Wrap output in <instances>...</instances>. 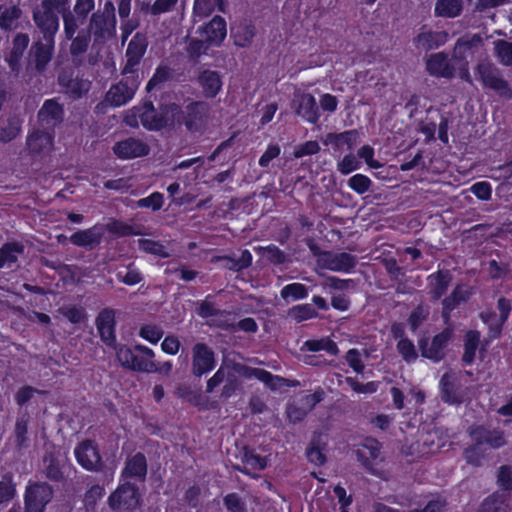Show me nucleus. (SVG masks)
I'll list each match as a JSON object with an SVG mask.
<instances>
[{
	"instance_id": "obj_25",
	"label": "nucleus",
	"mask_w": 512,
	"mask_h": 512,
	"mask_svg": "<svg viewBox=\"0 0 512 512\" xmlns=\"http://www.w3.org/2000/svg\"><path fill=\"white\" fill-rule=\"evenodd\" d=\"M238 372H240L245 378H255L261 382H263L268 388L271 390H275L281 382L285 381V379L278 375H273L271 372L262 369L255 368L246 365H240Z\"/></svg>"
},
{
	"instance_id": "obj_58",
	"label": "nucleus",
	"mask_w": 512,
	"mask_h": 512,
	"mask_svg": "<svg viewBox=\"0 0 512 512\" xmlns=\"http://www.w3.org/2000/svg\"><path fill=\"white\" fill-rule=\"evenodd\" d=\"M497 485L505 492L512 490V468L509 465H501L497 474Z\"/></svg>"
},
{
	"instance_id": "obj_54",
	"label": "nucleus",
	"mask_w": 512,
	"mask_h": 512,
	"mask_svg": "<svg viewBox=\"0 0 512 512\" xmlns=\"http://www.w3.org/2000/svg\"><path fill=\"white\" fill-rule=\"evenodd\" d=\"M223 504L229 512H247V505L236 492L228 493L223 498Z\"/></svg>"
},
{
	"instance_id": "obj_16",
	"label": "nucleus",
	"mask_w": 512,
	"mask_h": 512,
	"mask_svg": "<svg viewBox=\"0 0 512 512\" xmlns=\"http://www.w3.org/2000/svg\"><path fill=\"white\" fill-rule=\"evenodd\" d=\"M112 150L117 158L128 160L147 156L150 152V147L140 139L128 137L117 141L113 145Z\"/></svg>"
},
{
	"instance_id": "obj_11",
	"label": "nucleus",
	"mask_w": 512,
	"mask_h": 512,
	"mask_svg": "<svg viewBox=\"0 0 512 512\" xmlns=\"http://www.w3.org/2000/svg\"><path fill=\"white\" fill-rule=\"evenodd\" d=\"M77 463L85 470L98 472L102 469V457L98 445L91 439L81 441L74 450Z\"/></svg>"
},
{
	"instance_id": "obj_49",
	"label": "nucleus",
	"mask_w": 512,
	"mask_h": 512,
	"mask_svg": "<svg viewBox=\"0 0 512 512\" xmlns=\"http://www.w3.org/2000/svg\"><path fill=\"white\" fill-rule=\"evenodd\" d=\"M396 348L406 363H414L418 359L416 347L413 341L409 338L400 339V341H398L396 344Z\"/></svg>"
},
{
	"instance_id": "obj_60",
	"label": "nucleus",
	"mask_w": 512,
	"mask_h": 512,
	"mask_svg": "<svg viewBox=\"0 0 512 512\" xmlns=\"http://www.w3.org/2000/svg\"><path fill=\"white\" fill-rule=\"evenodd\" d=\"M164 203V196L160 192H153L149 196L141 198L137 201L140 208H151L153 211L160 210Z\"/></svg>"
},
{
	"instance_id": "obj_32",
	"label": "nucleus",
	"mask_w": 512,
	"mask_h": 512,
	"mask_svg": "<svg viewBox=\"0 0 512 512\" xmlns=\"http://www.w3.org/2000/svg\"><path fill=\"white\" fill-rule=\"evenodd\" d=\"M34 20L42 32H56L58 29V17L51 9H37L34 11Z\"/></svg>"
},
{
	"instance_id": "obj_14",
	"label": "nucleus",
	"mask_w": 512,
	"mask_h": 512,
	"mask_svg": "<svg viewBox=\"0 0 512 512\" xmlns=\"http://www.w3.org/2000/svg\"><path fill=\"white\" fill-rule=\"evenodd\" d=\"M382 444L376 438L366 437L355 451L357 460L371 474L376 475L375 466L378 464Z\"/></svg>"
},
{
	"instance_id": "obj_42",
	"label": "nucleus",
	"mask_w": 512,
	"mask_h": 512,
	"mask_svg": "<svg viewBox=\"0 0 512 512\" xmlns=\"http://www.w3.org/2000/svg\"><path fill=\"white\" fill-rule=\"evenodd\" d=\"M104 227L105 232L109 231L118 237L138 236L141 234L135 226L116 219L110 221Z\"/></svg>"
},
{
	"instance_id": "obj_52",
	"label": "nucleus",
	"mask_w": 512,
	"mask_h": 512,
	"mask_svg": "<svg viewBox=\"0 0 512 512\" xmlns=\"http://www.w3.org/2000/svg\"><path fill=\"white\" fill-rule=\"evenodd\" d=\"M59 313L72 324H79L86 319L85 309L76 305L63 306L59 308Z\"/></svg>"
},
{
	"instance_id": "obj_39",
	"label": "nucleus",
	"mask_w": 512,
	"mask_h": 512,
	"mask_svg": "<svg viewBox=\"0 0 512 512\" xmlns=\"http://www.w3.org/2000/svg\"><path fill=\"white\" fill-rule=\"evenodd\" d=\"M22 11L16 7H9L0 12V28L2 30H15L20 27Z\"/></svg>"
},
{
	"instance_id": "obj_51",
	"label": "nucleus",
	"mask_w": 512,
	"mask_h": 512,
	"mask_svg": "<svg viewBox=\"0 0 512 512\" xmlns=\"http://www.w3.org/2000/svg\"><path fill=\"white\" fill-rule=\"evenodd\" d=\"M308 296V289L302 283H290L281 290V297L284 299L292 298L293 300L305 299Z\"/></svg>"
},
{
	"instance_id": "obj_5",
	"label": "nucleus",
	"mask_w": 512,
	"mask_h": 512,
	"mask_svg": "<svg viewBox=\"0 0 512 512\" xmlns=\"http://www.w3.org/2000/svg\"><path fill=\"white\" fill-rule=\"evenodd\" d=\"M475 75L484 89L494 91L499 97L512 99V89L500 71L490 62H479L475 68Z\"/></svg>"
},
{
	"instance_id": "obj_33",
	"label": "nucleus",
	"mask_w": 512,
	"mask_h": 512,
	"mask_svg": "<svg viewBox=\"0 0 512 512\" xmlns=\"http://www.w3.org/2000/svg\"><path fill=\"white\" fill-rule=\"evenodd\" d=\"M506 502L507 496L495 491L483 499L476 512H506Z\"/></svg>"
},
{
	"instance_id": "obj_19",
	"label": "nucleus",
	"mask_w": 512,
	"mask_h": 512,
	"mask_svg": "<svg viewBox=\"0 0 512 512\" xmlns=\"http://www.w3.org/2000/svg\"><path fill=\"white\" fill-rule=\"evenodd\" d=\"M296 115L310 124H317L320 119V110L315 97L310 93H303L293 100Z\"/></svg>"
},
{
	"instance_id": "obj_21",
	"label": "nucleus",
	"mask_w": 512,
	"mask_h": 512,
	"mask_svg": "<svg viewBox=\"0 0 512 512\" xmlns=\"http://www.w3.org/2000/svg\"><path fill=\"white\" fill-rule=\"evenodd\" d=\"M148 474V463L146 456L142 452H136L125 461L124 467L121 471V478L124 480L135 479L138 482L144 483Z\"/></svg>"
},
{
	"instance_id": "obj_44",
	"label": "nucleus",
	"mask_w": 512,
	"mask_h": 512,
	"mask_svg": "<svg viewBox=\"0 0 512 512\" xmlns=\"http://www.w3.org/2000/svg\"><path fill=\"white\" fill-rule=\"evenodd\" d=\"M30 416L27 411L20 412L15 423V438L19 446H23L28 440V425Z\"/></svg>"
},
{
	"instance_id": "obj_26",
	"label": "nucleus",
	"mask_w": 512,
	"mask_h": 512,
	"mask_svg": "<svg viewBox=\"0 0 512 512\" xmlns=\"http://www.w3.org/2000/svg\"><path fill=\"white\" fill-rule=\"evenodd\" d=\"M481 341V333L478 330L470 329L465 332L463 338V354L461 362L463 366H471L476 359V352Z\"/></svg>"
},
{
	"instance_id": "obj_17",
	"label": "nucleus",
	"mask_w": 512,
	"mask_h": 512,
	"mask_svg": "<svg viewBox=\"0 0 512 512\" xmlns=\"http://www.w3.org/2000/svg\"><path fill=\"white\" fill-rule=\"evenodd\" d=\"M191 34H186L184 41L187 43L186 52L192 61H197L202 55L208 54L211 46H220L225 40L227 34H206L204 40L190 38Z\"/></svg>"
},
{
	"instance_id": "obj_10",
	"label": "nucleus",
	"mask_w": 512,
	"mask_h": 512,
	"mask_svg": "<svg viewBox=\"0 0 512 512\" xmlns=\"http://www.w3.org/2000/svg\"><path fill=\"white\" fill-rule=\"evenodd\" d=\"M118 83L113 84L107 91L104 101L112 107H120L129 102L139 86L138 75H124Z\"/></svg>"
},
{
	"instance_id": "obj_23",
	"label": "nucleus",
	"mask_w": 512,
	"mask_h": 512,
	"mask_svg": "<svg viewBox=\"0 0 512 512\" xmlns=\"http://www.w3.org/2000/svg\"><path fill=\"white\" fill-rule=\"evenodd\" d=\"M95 324L101 340L108 346L113 345L116 342L114 310L105 308L100 311L95 319Z\"/></svg>"
},
{
	"instance_id": "obj_34",
	"label": "nucleus",
	"mask_w": 512,
	"mask_h": 512,
	"mask_svg": "<svg viewBox=\"0 0 512 512\" xmlns=\"http://www.w3.org/2000/svg\"><path fill=\"white\" fill-rule=\"evenodd\" d=\"M24 249V245L18 241L4 243L0 248V268L17 262L18 256L24 252Z\"/></svg>"
},
{
	"instance_id": "obj_13",
	"label": "nucleus",
	"mask_w": 512,
	"mask_h": 512,
	"mask_svg": "<svg viewBox=\"0 0 512 512\" xmlns=\"http://www.w3.org/2000/svg\"><path fill=\"white\" fill-rule=\"evenodd\" d=\"M145 36L146 34H134V37L130 40L126 49V62L122 69L123 75H138L136 67L140 64L148 46Z\"/></svg>"
},
{
	"instance_id": "obj_55",
	"label": "nucleus",
	"mask_w": 512,
	"mask_h": 512,
	"mask_svg": "<svg viewBox=\"0 0 512 512\" xmlns=\"http://www.w3.org/2000/svg\"><path fill=\"white\" fill-rule=\"evenodd\" d=\"M243 463L248 465L253 470H263L266 468V460L259 454H256L254 450L245 447L243 450Z\"/></svg>"
},
{
	"instance_id": "obj_28",
	"label": "nucleus",
	"mask_w": 512,
	"mask_h": 512,
	"mask_svg": "<svg viewBox=\"0 0 512 512\" xmlns=\"http://www.w3.org/2000/svg\"><path fill=\"white\" fill-rule=\"evenodd\" d=\"M53 144V136L46 131L34 130L27 138V147L31 154L41 155L48 152Z\"/></svg>"
},
{
	"instance_id": "obj_47",
	"label": "nucleus",
	"mask_w": 512,
	"mask_h": 512,
	"mask_svg": "<svg viewBox=\"0 0 512 512\" xmlns=\"http://www.w3.org/2000/svg\"><path fill=\"white\" fill-rule=\"evenodd\" d=\"M139 248L148 254H152L160 258H168L170 256L167 248L160 241L140 239Z\"/></svg>"
},
{
	"instance_id": "obj_46",
	"label": "nucleus",
	"mask_w": 512,
	"mask_h": 512,
	"mask_svg": "<svg viewBox=\"0 0 512 512\" xmlns=\"http://www.w3.org/2000/svg\"><path fill=\"white\" fill-rule=\"evenodd\" d=\"M20 131L21 121L16 117L9 118L6 125L0 129V141L9 143L19 135Z\"/></svg>"
},
{
	"instance_id": "obj_45",
	"label": "nucleus",
	"mask_w": 512,
	"mask_h": 512,
	"mask_svg": "<svg viewBox=\"0 0 512 512\" xmlns=\"http://www.w3.org/2000/svg\"><path fill=\"white\" fill-rule=\"evenodd\" d=\"M172 77V69L166 65H159L146 85L147 92H151L159 85L167 82Z\"/></svg>"
},
{
	"instance_id": "obj_30",
	"label": "nucleus",
	"mask_w": 512,
	"mask_h": 512,
	"mask_svg": "<svg viewBox=\"0 0 512 512\" xmlns=\"http://www.w3.org/2000/svg\"><path fill=\"white\" fill-rule=\"evenodd\" d=\"M481 42V34H473L470 39L459 38L453 50V58L467 62V58L474 55L475 49Z\"/></svg>"
},
{
	"instance_id": "obj_3",
	"label": "nucleus",
	"mask_w": 512,
	"mask_h": 512,
	"mask_svg": "<svg viewBox=\"0 0 512 512\" xmlns=\"http://www.w3.org/2000/svg\"><path fill=\"white\" fill-rule=\"evenodd\" d=\"M154 356L152 349L141 344L134 347L121 345L116 352V357L124 368L137 372L155 371V363L151 361Z\"/></svg>"
},
{
	"instance_id": "obj_8",
	"label": "nucleus",
	"mask_w": 512,
	"mask_h": 512,
	"mask_svg": "<svg viewBox=\"0 0 512 512\" xmlns=\"http://www.w3.org/2000/svg\"><path fill=\"white\" fill-rule=\"evenodd\" d=\"M311 250L318 256V265L330 271L351 273L358 262L357 257L348 252L321 251L317 254L315 247H311Z\"/></svg>"
},
{
	"instance_id": "obj_37",
	"label": "nucleus",
	"mask_w": 512,
	"mask_h": 512,
	"mask_svg": "<svg viewBox=\"0 0 512 512\" xmlns=\"http://www.w3.org/2000/svg\"><path fill=\"white\" fill-rule=\"evenodd\" d=\"M302 349L310 352L326 351L332 356L339 353L338 345L330 337H322L320 339H308L304 342Z\"/></svg>"
},
{
	"instance_id": "obj_7",
	"label": "nucleus",
	"mask_w": 512,
	"mask_h": 512,
	"mask_svg": "<svg viewBox=\"0 0 512 512\" xmlns=\"http://www.w3.org/2000/svg\"><path fill=\"white\" fill-rule=\"evenodd\" d=\"M57 81L63 92L72 100H78L85 96L92 84L83 73L73 68L62 69L58 74Z\"/></svg>"
},
{
	"instance_id": "obj_59",
	"label": "nucleus",
	"mask_w": 512,
	"mask_h": 512,
	"mask_svg": "<svg viewBox=\"0 0 512 512\" xmlns=\"http://www.w3.org/2000/svg\"><path fill=\"white\" fill-rule=\"evenodd\" d=\"M215 8L224 11V0H195L194 10L198 14L207 15Z\"/></svg>"
},
{
	"instance_id": "obj_56",
	"label": "nucleus",
	"mask_w": 512,
	"mask_h": 512,
	"mask_svg": "<svg viewBox=\"0 0 512 512\" xmlns=\"http://www.w3.org/2000/svg\"><path fill=\"white\" fill-rule=\"evenodd\" d=\"M449 34H417L414 42L417 45H426L427 49H433L443 44Z\"/></svg>"
},
{
	"instance_id": "obj_4",
	"label": "nucleus",
	"mask_w": 512,
	"mask_h": 512,
	"mask_svg": "<svg viewBox=\"0 0 512 512\" xmlns=\"http://www.w3.org/2000/svg\"><path fill=\"white\" fill-rule=\"evenodd\" d=\"M107 503L114 512H135L142 506V494L135 483L125 480L111 492Z\"/></svg>"
},
{
	"instance_id": "obj_24",
	"label": "nucleus",
	"mask_w": 512,
	"mask_h": 512,
	"mask_svg": "<svg viewBox=\"0 0 512 512\" xmlns=\"http://www.w3.org/2000/svg\"><path fill=\"white\" fill-rule=\"evenodd\" d=\"M430 287V296L433 301L440 300L447 292L452 281V274L449 270H437L427 277Z\"/></svg>"
},
{
	"instance_id": "obj_31",
	"label": "nucleus",
	"mask_w": 512,
	"mask_h": 512,
	"mask_svg": "<svg viewBox=\"0 0 512 512\" xmlns=\"http://www.w3.org/2000/svg\"><path fill=\"white\" fill-rule=\"evenodd\" d=\"M28 35L29 34H16L13 40V47L6 57V61L13 71L18 69L20 60L29 43Z\"/></svg>"
},
{
	"instance_id": "obj_38",
	"label": "nucleus",
	"mask_w": 512,
	"mask_h": 512,
	"mask_svg": "<svg viewBox=\"0 0 512 512\" xmlns=\"http://www.w3.org/2000/svg\"><path fill=\"white\" fill-rule=\"evenodd\" d=\"M462 9L463 3L461 0H437L435 4V14L439 17H457Z\"/></svg>"
},
{
	"instance_id": "obj_53",
	"label": "nucleus",
	"mask_w": 512,
	"mask_h": 512,
	"mask_svg": "<svg viewBox=\"0 0 512 512\" xmlns=\"http://www.w3.org/2000/svg\"><path fill=\"white\" fill-rule=\"evenodd\" d=\"M15 495L16 488L13 483V477L10 474H6L0 481V504L11 501Z\"/></svg>"
},
{
	"instance_id": "obj_48",
	"label": "nucleus",
	"mask_w": 512,
	"mask_h": 512,
	"mask_svg": "<svg viewBox=\"0 0 512 512\" xmlns=\"http://www.w3.org/2000/svg\"><path fill=\"white\" fill-rule=\"evenodd\" d=\"M348 187L359 195H363L370 191L372 180L364 174L358 173L348 179Z\"/></svg>"
},
{
	"instance_id": "obj_40",
	"label": "nucleus",
	"mask_w": 512,
	"mask_h": 512,
	"mask_svg": "<svg viewBox=\"0 0 512 512\" xmlns=\"http://www.w3.org/2000/svg\"><path fill=\"white\" fill-rule=\"evenodd\" d=\"M471 294L472 293L469 289H466L461 284H457L451 293L444 297L442 304H445L447 307H451L455 310L460 304L467 302Z\"/></svg>"
},
{
	"instance_id": "obj_62",
	"label": "nucleus",
	"mask_w": 512,
	"mask_h": 512,
	"mask_svg": "<svg viewBox=\"0 0 512 512\" xmlns=\"http://www.w3.org/2000/svg\"><path fill=\"white\" fill-rule=\"evenodd\" d=\"M495 51L503 65L512 66V43L500 40L496 42Z\"/></svg>"
},
{
	"instance_id": "obj_9",
	"label": "nucleus",
	"mask_w": 512,
	"mask_h": 512,
	"mask_svg": "<svg viewBox=\"0 0 512 512\" xmlns=\"http://www.w3.org/2000/svg\"><path fill=\"white\" fill-rule=\"evenodd\" d=\"M53 497L52 487L45 482L27 485L24 494V512H44Z\"/></svg>"
},
{
	"instance_id": "obj_27",
	"label": "nucleus",
	"mask_w": 512,
	"mask_h": 512,
	"mask_svg": "<svg viewBox=\"0 0 512 512\" xmlns=\"http://www.w3.org/2000/svg\"><path fill=\"white\" fill-rule=\"evenodd\" d=\"M198 84L206 98H214L222 88V80L217 71L203 70L198 76Z\"/></svg>"
},
{
	"instance_id": "obj_36",
	"label": "nucleus",
	"mask_w": 512,
	"mask_h": 512,
	"mask_svg": "<svg viewBox=\"0 0 512 512\" xmlns=\"http://www.w3.org/2000/svg\"><path fill=\"white\" fill-rule=\"evenodd\" d=\"M481 321L488 327V337L491 340L499 339L502 335L505 323H501V319L497 316L496 312L486 310L479 314Z\"/></svg>"
},
{
	"instance_id": "obj_18",
	"label": "nucleus",
	"mask_w": 512,
	"mask_h": 512,
	"mask_svg": "<svg viewBox=\"0 0 512 512\" xmlns=\"http://www.w3.org/2000/svg\"><path fill=\"white\" fill-rule=\"evenodd\" d=\"M426 71L437 78L451 79L455 76L456 68L445 52L431 54L426 60Z\"/></svg>"
},
{
	"instance_id": "obj_2",
	"label": "nucleus",
	"mask_w": 512,
	"mask_h": 512,
	"mask_svg": "<svg viewBox=\"0 0 512 512\" xmlns=\"http://www.w3.org/2000/svg\"><path fill=\"white\" fill-rule=\"evenodd\" d=\"M165 111L170 113L173 122L183 124L187 131L194 133L200 131L206 124L210 107L204 101L193 100L184 109L175 102L165 104Z\"/></svg>"
},
{
	"instance_id": "obj_63",
	"label": "nucleus",
	"mask_w": 512,
	"mask_h": 512,
	"mask_svg": "<svg viewBox=\"0 0 512 512\" xmlns=\"http://www.w3.org/2000/svg\"><path fill=\"white\" fill-rule=\"evenodd\" d=\"M505 432L500 428L488 429L485 444L489 445L492 449H499L506 445Z\"/></svg>"
},
{
	"instance_id": "obj_57",
	"label": "nucleus",
	"mask_w": 512,
	"mask_h": 512,
	"mask_svg": "<svg viewBox=\"0 0 512 512\" xmlns=\"http://www.w3.org/2000/svg\"><path fill=\"white\" fill-rule=\"evenodd\" d=\"M177 2L178 0H156L152 5H143L142 10L152 15H159L171 11Z\"/></svg>"
},
{
	"instance_id": "obj_15",
	"label": "nucleus",
	"mask_w": 512,
	"mask_h": 512,
	"mask_svg": "<svg viewBox=\"0 0 512 512\" xmlns=\"http://www.w3.org/2000/svg\"><path fill=\"white\" fill-rule=\"evenodd\" d=\"M104 234V225L98 223L90 228L74 232L70 235L69 241L74 246L91 251L101 244Z\"/></svg>"
},
{
	"instance_id": "obj_43",
	"label": "nucleus",
	"mask_w": 512,
	"mask_h": 512,
	"mask_svg": "<svg viewBox=\"0 0 512 512\" xmlns=\"http://www.w3.org/2000/svg\"><path fill=\"white\" fill-rule=\"evenodd\" d=\"M429 309L423 304H418L409 314L407 324L412 333L416 332L418 328L428 319Z\"/></svg>"
},
{
	"instance_id": "obj_29",
	"label": "nucleus",
	"mask_w": 512,
	"mask_h": 512,
	"mask_svg": "<svg viewBox=\"0 0 512 512\" xmlns=\"http://www.w3.org/2000/svg\"><path fill=\"white\" fill-rule=\"evenodd\" d=\"M64 109L56 99H47L38 112V119L42 123L53 125L63 120Z\"/></svg>"
},
{
	"instance_id": "obj_1",
	"label": "nucleus",
	"mask_w": 512,
	"mask_h": 512,
	"mask_svg": "<svg viewBox=\"0 0 512 512\" xmlns=\"http://www.w3.org/2000/svg\"><path fill=\"white\" fill-rule=\"evenodd\" d=\"M169 116L165 104L158 111L152 100L144 99L125 113L123 122L131 128H138L141 124L147 131L158 132L167 127Z\"/></svg>"
},
{
	"instance_id": "obj_20",
	"label": "nucleus",
	"mask_w": 512,
	"mask_h": 512,
	"mask_svg": "<svg viewBox=\"0 0 512 512\" xmlns=\"http://www.w3.org/2000/svg\"><path fill=\"white\" fill-rule=\"evenodd\" d=\"M54 35L43 34L45 43L37 41L30 49V58L35 63V68L39 72L45 70L47 64L51 61L54 51Z\"/></svg>"
},
{
	"instance_id": "obj_61",
	"label": "nucleus",
	"mask_w": 512,
	"mask_h": 512,
	"mask_svg": "<svg viewBox=\"0 0 512 512\" xmlns=\"http://www.w3.org/2000/svg\"><path fill=\"white\" fill-rule=\"evenodd\" d=\"M261 250L263 251V257L274 265H281L286 260L285 253L274 244L263 247Z\"/></svg>"
},
{
	"instance_id": "obj_6",
	"label": "nucleus",
	"mask_w": 512,
	"mask_h": 512,
	"mask_svg": "<svg viewBox=\"0 0 512 512\" xmlns=\"http://www.w3.org/2000/svg\"><path fill=\"white\" fill-rule=\"evenodd\" d=\"M453 338V328L447 326L439 333L432 337L429 345V338L424 336L418 339V347L423 358H426L433 363H439L446 356V349L448 348Z\"/></svg>"
},
{
	"instance_id": "obj_22",
	"label": "nucleus",
	"mask_w": 512,
	"mask_h": 512,
	"mask_svg": "<svg viewBox=\"0 0 512 512\" xmlns=\"http://www.w3.org/2000/svg\"><path fill=\"white\" fill-rule=\"evenodd\" d=\"M441 400L449 405H460L463 402V395L459 380L452 374L444 373L439 381Z\"/></svg>"
},
{
	"instance_id": "obj_50",
	"label": "nucleus",
	"mask_w": 512,
	"mask_h": 512,
	"mask_svg": "<svg viewBox=\"0 0 512 512\" xmlns=\"http://www.w3.org/2000/svg\"><path fill=\"white\" fill-rule=\"evenodd\" d=\"M35 394L44 395L46 394V391L39 390L31 385H24L15 392V403L22 408L34 397Z\"/></svg>"
},
{
	"instance_id": "obj_64",
	"label": "nucleus",
	"mask_w": 512,
	"mask_h": 512,
	"mask_svg": "<svg viewBox=\"0 0 512 512\" xmlns=\"http://www.w3.org/2000/svg\"><path fill=\"white\" fill-rule=\"evenodd\" d=\"M359 168L360 162L352 153L346 154L337 164L338 171L343 175H348Z\"/></svg>"
},
{
	"instance_id": "obj_35",
	"label": "nucleus",
	"mask_w": 512,
	"mask_h": 512,
	"mask_svg": "<svg viewBox=\"0 0 512 512\" xmlns=\"http://www.w3.org/2000/svg\"><path fill=\"white\" fill-rule=\"evenodd\" d=\"M329 142L337 149L353 148L359 138V133L356 129L346 130L340 133H329L327 135Z\"/></svg>"
},
{
	"instance_id": "obj_12",
	"label": "nucleus",
	"mask_w": 512,
	"mask_h": 512,
	"mask_svg": "<svg viewBox=\"0 0 512 512\" xmlns=\"http://www.w3.org/2000/svg\"><path fill=\"white\" fill-rule=\"evenodd\" d=\"M216 366L215 353L206 343L198 342L192 348V369L195 377L211 372Z\"/></svg>"
},
{
	"instance_id": "obj_41",
	"label": "nucleus",
	"mask_w": 512,
	"mask_h": 512,
	"mask_svg": "<svg viewBox=\"0 0 512 512\" xmlns=\"http://www.w3.org/2000/svg\"><path fill=\"white\" fill-rule=\"evenodd\" d=\"M288 317L301 323L318 317V312L311 304H298L288 310Z\"/></svg>"
}]
</instances>
